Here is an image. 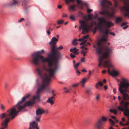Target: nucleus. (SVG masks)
<instances>
[{"label": "nucleus", "mask_w": 129, "mask_h": 129, "mask_svg": "<svg viewBox=\"0 0 129 129\" xmlns=\"http://www.w3.org/2000/svg\"><path fill=\"white\" fill-rule=\"evenodd\" d=\"M36 71L38 74L42 78V81L41 83L39 85L36 95L34 96L31 100L26 102L23 105L21 106V104L23 102L30 96L29 94L25 95L22 98L21 101H19L16 105L11 108V110L10 113L11 114L13 115V118H15L17 115L18 113L22 109H24L26 106H30L36 103V99H38V101H39V94L45 88H46L49 90V88L47 87V86L49 85L51 79L48 77L46 73L43 72L42 69L37 67Z\"/></svg>", "instance_id": "obj_1"}, {"label": "nucleus", "mask_w": 129, "mask_h": 129, "mask_svg": "<svg viewBox=\"0 0 129 129\" xmlns=\"http://www.w3.org/2000/svg\"><path fill=\"white\" fill-rule=\"evenodd\" d=\"M63 49L62 46H60L59 47H57L55 45L52 46L51 47V51L52 53L48 54L47 57L45 58L43 56H41V58L43 60V62L47 61L48 63V67H51L54 63L53 68L50 67L48 69L45 68V69L47 71L48 75V77L50 78L54 76L58 69V59L61 56L60 53L58 50H61Z\"/></svg>", "instance_id": "obj_2"}, {"label": "nucleus", "mask_w": 129, "mask_h": 129, "mask_svg": "<svg viewBox=\"0 0 129 129\" xmlns=\"http://www.w3.org/2000/svg\"><path fill=\"white\" fill-rule=\"evenodd\" d=\"M97 45L98 47L96 48V52L98 55H100L98 58L99 63L98 66L101 67L102 64L104 67H111V65L110 60H108L104 61V59L110 56L111 49L107 46L102 45L100 42L97 43Z\"/></svg>", "instance_id": "obj_3"}, {"label": "nucleus", "mask_w": 129, "mask_h": 129, "mask_svg": "<svg viewBox=\"0 0 129 129\" xmlns=\"http://www.w3.org/2000/svg\"><path fill=\"white\" fill-rule=\"evenodd\" d=\"M97 20L99 22L97 25L100 31L103 34L104 37H108L109 30L107 28L113 26V24L111 22L106 21L102 17L98 18Z\"/></svg>", "instance_id": "obj_4"}, {"label": "nucleus", "mask_w": 129, "mask_h": 129, "mask_svg": "<svg viewBox=\"0 0 129 129\" xmlns=\"http://www.w3.org/2000/svg\"><path fill=\"white\" fill-rule=\"evenodd\" d=\"M121 79L122 81H120L121 84H118V90L122 95L123 100L128 101L129 95L127 92H129V80L127 78H122Z\"/></svg>", "instance_id": "obj_5"}, {"label": "nucleus", "mask_w": 129, "mask_h": 129, "mask_svg": "<svg viewBox=\"0 0 129 129\" xmlns=\"http://www.w3.org/2000/svg\"><path fill=\"white\" fill-rule=\"evenodd\" d=\"M11 110V108L8 110L7 113H4L0 114V129H5L8 126V124L10 120L13 118V115L10 113Z\"/></svg>", "instance_id": "obj_6"}, {"label": "nucleus", "mask_w": 129, "mask_h": 129, "mask_svg": "<svg viewBox=\"0 0 129 129\" xmlns=\"http://www.w3.org/2000/svg\"><path fill=\"white\" fill-rule=\"evenodd\" d=\"M44 53V50H42L41 51H39L37 52H35L32 54L31 56L32 63L35 65L38 66L40 64V59L43 63H44L45 62H47V63L48 68H47L46 67L45 68L47 69H48L50 68L51 67H48V63L47 61L43 62V59H42L41 58V56H43L40 55V54L41 53ZM52 66H53L51 67L53 68V67H52ZM45 67H44V69L47 72V71L45 69Z\"/></svg>", "instance_id": "obj_7"}, {"label": "nucleus", "mask_w": 129, "mask_h": 129, "mask_svg": "<svg viewBox=\"0 0 129 129\" xmlns=\"http://www.w3.org/2000/svg\"><path fill=\"white\" fill-rule=\"evenodd\" d=\"M120 104V105L118 107V110L122 112L123 111V114L125 116L128 117L129 120V109L128 108L129 102L127 101L124 102L123 100H121Z\"/></svg>", "instance_id": "obj_8"}, {"label": "nucleus", "mask_w": 129, "mask_h": 129, "mask_svg": "<svg viewBox=\"0 0 129 129\" xmlns=\"http://www.w3.org/2000/svg\"><path fill=\"white\" fill-rule=\"evenodd\" d=\"M79 23H80V26L79 27V29L80 30L82 29V30L81 34H85L87 33L90 29L92 28L93 24L96 25V24L95 21L94 23L92 22L90 25H88L87 22L83 21H80Z\"/></svg>", "instance_id": "obj_9"}, {"label": "nucleus", "mask_w": 129, "mask_h": 129, "mask_svg": "<svg viewBox=\"0 0 129 129\" xmlns=\"http://www.w3.org/2000/svg\"><path fill=\"white\" fill-rule=\"evenodd\" d=\"M66 5H69L71 3H75L77 4L78 6L81 9H83V6H87V4L84 2L82 0H63Z\"/></svg>", "instance_id": "obj_10"}, {"label": "nucleus", "mask_w": 129, "mask_h": 129, "mask_svg": "<svg viewBox=\"0 0 129 129\" xmlns=\"http://www.w3.org/2000/svg\"><path fill=\"white\" fill-rule=\"evenodd\" d=\"M21 3V1L18 0H13L9 3L5 4V5L7 7H13L18 5Z\"/></svg>", "instance_id": "obj_11"}, {"label": "nucleus", "mask_w": 129, "mask_h": 129, "mask_svg": "<svg viewBox=\"0 0 129 129\" xmlns=\"http://www.w3.org/2000/svg\"><path fill=\"white\" fill-rule=\"evenodd\" d=\"M103 122L101 119H99L94 123L93 126L96 129H101L103 128L102 125Z\"/></svg>", "instance_id": "obj_12"}, {"label": "nucleus", "mask_w": 129, "mask_h": 129, "mask_svg": "<svg viewBox=\"0 0 129 129\" xmlns=\"http://www.w3.org/2000/svg\"><path fill=\"white\" fill-rule=\"evenodd\" d=\"M89 36L88 35L84 36L82 38H80L78 39H77V41H82L80 44L81 45H82L85 44L87 42V40H84L88 38Z\"/></svg>", "instance_id": "obj_13"}, {"label": "nucleus", "mask_w": 129, "mask_h": 129, "mask_svg": "<svg viewBox=\"0 0 129 129\" xmlns=\"http://www.w3.org/2000/svg\"><path fill=\"white\" fill-rule=\"evenodd\" d=\"M36 113L37 116H41V115L44 113V110L43 108L39 107L36 110Z\"/></svg>", "instance_id": "obj_14"}, {"label": "nucleus", "mask_w": 129, "mask_h": 129, "mask_svg": "<svg viewBox=\"0 0 129 129\" xmlns=\"http://www.w3.org/2000/svg\"><path fill=\"white\" fill-rule=\"evenodd\" d=\"M38 123H36L35 121H33L30 123V126L28 129H39L38 126Z\"/></svg>", "instance_id": "obj_15"}, {"label": "nucleus", "mask_w": 129, "mask_h": 129, "mask_svg": "<svg viewBox=\"0 0 129 129\" xmlns=\"http://www.w3.org/2000/svg\"><path fill=\"white\" fill-rule=\"evenodd\" d=\"M72 3H71L69 5H69L68 7V9L69 11H74L76 10L77 9H76V7L77 6H78L77 4H74L70 5V4Z\"/></svg>", "instance_id": "obj_16"}, {"label": "nucleus", "mask_w": 129, "mask_h": 129, "mask_svg": "<svg viewBox=\"0 0 129 129\" xmlns=\"http://www.w3.org/2000/svg\"><path fill=\"white\" fill-rule=\"evenodd\" d=\"M58 40L56 38L53 37L51 39V40L49 43L50 45H52L53 46L55 45Z\"/></svg>", "instance_id": "obj_17"}, {"label": "nucleus", "mask_w": 129, "mask_h": 129, "mask_svg": "<svg viewBox=\"0 0 129 129\" xmlns=\"http://www.w3.org/2000/svg\"><path fill=\"white\" fill-rule=\"evenodd\" d=\"M54 98V96L49 97L48 100L47 101V102L50 103V104L51 105H53L54 104V102L52 100V99Z\"/></svg>", "instance_id": "obj_18"}, {"label": "nucleus", "mask_w": 129, "mask_h": 129, "mask_svg": "<svg viewBox=\"0 0 129 129\" xmlns=\"http://www.w3.org/2000/svg\"><path fill=\"white\" fill-rule=\"evenodd\" d=\"M108 72L110 74H111L113 76H117L118 74V72L117 71L114 70H113L112 71V72H110V69H108Z\"/></svg>", "instance_id": "obj_19"}, {"label": "nucleus", "mask_w": 129, "mask_h": 129, "mask_svg": "<svg viewBox=\"0 0 129 129\" xmlns=\"http://www.w3.org/2000/svg\"><path fill=\"white\" fill-rule=\"evenodd\" d=\"M91 90V89L90 88H88L86 89L85 92L88 96H89L90 95Z\"/></svg>", "instance_id": "obj_20"}, {"label": "nucleus", "mask_w": 129, "mask_h": 129, "mask_svg": "<svg viewBox=\"0 0 129 129\" xmlns=\"http://www.w3.org/2000/svg\"><path fill=\"white\" fill-rule=\"evenodd\" d=\"M122 18L120 17H117L115 19V22L116 24L120 23L122 21Z\"/></svg>", "instance_id": "obj_21"}, {"label": "nucleus", "mask_w": 129, "mask_h": 129, "mask_svg": "<svg viewBox=\"0 0 129 129\" xmlns=\"http://www.w3.org/2000/svg\"><path fill=\"white\" fill-rule=\"evenodd\" d=\"M86 78H84L82 79L80 81V84L82 87H83L84 86V85L86 82Z\"/></svg>", "instance_id": "obj_22"}, {"label": "nucleus", "mask_w": 129, "mask_h": 129, "mask_svg": "<svg viewBox=\"0 0 129 129\" xmlns=\"http://www.w3.org/2000/svg\"><path fill=\"white\" fill-rule=\"evenodd\" d=\"M77 39H75L73 40V41L72 42V44L74 46H76L78 44V43L77 42Z\"/></svg>", "instance_id": "obj_23"}, {"label": "nucleus", "mask_w": 129, "mask_h": 129, "mask_svg": "<svg viewBox=\"0 0 129 129\" xmlns=\"http://www.w3.org/2000/svg\"><path fill=\"white\" fill-rule=\"evenodd\" d=\"M81 63V62H79L76 64H75V65H74V67L76 69H77L78 68V67L79 65Z\"/></svg>", "instance_id": "obj_24"}, {"label": "nucleus", "mask_w": 129, "mask_h": 129, "mask_svg": "<svg viewBox=\"0 0 129 129\" xmlns=\"http://www.w3.org/2000/svg\"><path fill=\"white\" fill-rule=\"evenodd\" d=\"M108 118H106L104 116H102L101 117V120L102 121H107Z\"/></svg>", "instance_id": "obj_25"}, {"label": "nucleus", "mask_w": 129, "mask_h": 129, "mask_svg": "<svg viewBox=\"0 0 129 129\" xmlns=\"http://www.w3.org/2000/svg\"><path fill=\"white\" fill-rule=\"evenodd\" d=\"M37 116V117H36V120L38 122H40L41 116Z\"/></svg>", "instance_id": "obj_26"}, {"label": "nucleus", "mask_w": 129, "mask_h": 129, "mask_svg": "<svg viewBox=\"0 0 129 129\" xmlns=\"http://www.w3.org/2000/svg\"><path fill=\"white\" fill-rule=\"evenodd\" d=\"M79 50H77L73 51L72 53H73L74 54L78 55L79 54V53L78 52Z\"/></svg>", "instance_id": "obj_27"}, {"label": "nucleus", "mask_w": 129, "mask_h": 129, "mask_svg": "<svg viewBox=\"0 0 129 129\" xmlns=\"http://www.w3.org/2000/svg\"><path fill=\"white\" fill-rule=\"evenodd\" d=\"M63 23V21L62 19H60L58 21L57 23L58 24H62Z\"/></svg>", "instance_id": "obj_28"}, {"label": "nucleus", "mask_w": 129, "mask_h": 129, "mask_svg": "<svg viewBox=\"0 0 129 129\" xmlns=\"http://www.w3.org/2000/svg\"><path fill=\"white\" fill-rule=\"evenodd\" d=\"M93 15L92 14H89L88 15V20H90L92 19V17Z\"/></svg>", "instance_id": "obj_29"}, {"label": "nucleus", "mask_w": 129, "mask_h": 129, "mask_svg": "<svg viewBox=\"0 0 129 129\" xmlns=\"http://www.w3.org/2000/svg\"><path fill=\"white\" fill-rule=\"evenodd\" d=\"M107 37H105L104 36V37L101 39V40L102 41L106 42L107 41L106 38Z\"/></svg>", "instance_id": "obj_30"}, {"label": "nucleus", "mask_w": 129, "mask_h": 129, "mask_svg": "<svg viewBox=\"0 0 129 129\" xmlns=\"http://www.w3.org/2000/svg\"><path fill=\"white\" fill-rule=\"evenodd\" d=\"M1 108L2 110H4L5 109V107L3 104H1Z\"/></svg>", "instance_id": "obj_31"}, {"label": "nucleus", "mask_w": 129, "mask_h": 129, "mask_svg": "<svg viewBox=\"0 0 129 129\" xmlns=\"http://www.w3.org/2000/svg\"><path fill=\"white\" fill-rule=\"evenodd\" d=\"M70 19L72 20H75V17L74 16L72 15H71L70 17Z\"/></svg>", "instance_id": "obj_32"}, {"label": "nucleus", "mask_w": 129, "mask_h": 129, "mask_svg": "<svg viewBox=\"0 0 129 129\" xmlns=\"http://www.w3.org/2000/svg\"><path fill=\"white\" fill-rule=\"evenodd\" d=\"M94 13L95 14V15L93 17L94 19H95L98 18V14L96 13V12H94Z\"/></svg>", "instance_id": "obj_33"}, {"label": "nucleus", "mask_w": 129, "mask_h": 129, "mask_svg": "<svg viewBox=\"0 0 129 129\" xmlns=\"http://www.w3.org/2000/svg\"><path fill=\"white\" fill-rule=\"evenodd\" d=\"M127 23L125 21H124L122 23L121 25V26H124V25H126Z\"/></svg>", "instance_id": "obj_34"}, {"label": "nucleus", "mask_w": 129, "mask_h": 129, "mask_svg": "<svg viewBox=\"0 0 129 129\" xmlns=\"http://www.w3.org/2000/svg\"><path fill=\"white\" fill-rule=\"evenodd\" d=\"M109 121L111 123L112 125H114V122L110 118L109 119Z\"/></svg>", "instance_id": "obj_35"}, {"label": "nucleus", "mask_w": 129, "mask_h": 129, "mask_svg": "<svg viewBox=\"0 0 129 129\" xmlns=\"http://www.w3.org/2000/svg\"><path fill=\"white\" fill-rule=\"evenodd\" d=\"M78 50V49H76V47H75L74 48H71L70 49V51L71 52H72L74 50Z\"/></svg>", "instance_id": "obj_36"}, {"label": "nucleus", "mask_w": 129, "mask_h": 129, "mask_svg": "<svg viewBox=\"0 0 129 129\" xmlns=\"http://www.w3.org/2000/svg\"><path fill=\"white\" fill-rule=\"evenodd\" d=\"M98 84L99 86H103V84L101 82L99 81L97 83Z\"/></svg>", "instance_id": "obj_37"}, {"label": "nucleus", "mask_w": 129, "mask_h": 129, "mask_svg": "<svg viewBox=\"0 0 129 129\" xmlns=\"http://www.w3.org/2000/svg\"><path fill=\"white\" fill-rule=\"evenodd\" d=\"M98 84L99 86H103V84L101 82L99 81L97 83Z\"/></svg>", "instance_id": "obj_38"}, {"label": "nucleus", "mask_w": 129, "mask_h": 129, "mask_svg": "<svg viewBox=\"0 0 129 129\" xmlns=\"http://www.w3.org/2000/svg\"><path fill=\"white\" fill-rule=\"evenodd\" d=\"M70 55L71 57L72 58H74L75 57V55L73 54V53H71Z\"/></svg>", "instance_id": "obj_39"}, {"label": "nucleus", "mask_w": 129, "mask_h": 129, "mask_svg": "<svg viewBox=\"0 0 129 129\" xmlns=\"http://www.w3.org/2000/svg\"><path fill=\"white\" fill-rule=\"evenodd\" d=\"M24 20V19L23 18H21L19 20L18 22L19 23L21 22L22 21Z\"/></svg>", "instance_id": "obj_40"}, {"label": "nucleus", "mask_w": 129, "mask_h": 129, "mask_svg": "<svg viewBox=\"0 0 129 129\" xmlns=\"http://www.w3.org/2000/svg\"><path fill=\"white\" fill-rule=\"evenodd\" d=\"M47 34L48 35H49L50 34V30L48 28V27H47Z\"/></svg>", "instance_id": "obj_41"}, {"label": "nucleus", "mask_w": 129, "mask_h": 129, "mask_svg": "<svg viewBox=\"0 0 129 129\" xmlns=\"http://www.w3.org/2000/svg\"><path fill=\"white\" fill-rule=\"evenodd\" d=\"M93 11V10L92 9H88L87 10V12L88 13H89Z\"/></svg>", "instance_id": "obj_42"}, {"label": "nucleus", "mask_w": 129, "mask_h": 129, "mask_svg": "<svg viewBox=\"0 0 129 129\" xmlns=\"http://www.w3.org/2000/svg\"><path fill=\"white\" fill-rule=\"evenodd\" d=\"M78 85V83L74 84L72 85V87H77Z\"/></svg>", "instance_id": "obj_43"}, {"label": "nucleus", "mask_w": 129, "mask_h": 129, "mask_svg": "<svg viewBox=\"0 0 129 129\" xmlns=\"http://www.w3.org/2000/svg\"><path fill=\"white\" fill-rule=\"evenodd\" d=\"M100 98V95H98L96 96V99L97 100H98Z\"/></svg>", "instance_id": "obj_44"}, {"label": "nucleus", "mask_w": 129, "mask_h": 129, "mask_svg": "<svg viewBox=\"0 0 129 129\" xmlns=\"http://www.w3.org/2000/svg\"><path fill=\"white\" fill-rule=\"evenodd\" d=\"M84 59H85L84 58H82L81 59V61H80V62H84L85 61Z\"/></svg>", "instance_id": "obj_45"}, {"label": "nucleus", "mask_w": 129, "mask_h": 129, "mask_svg": "<svg viewBox=\"0 0 129 129\" xmlns=\"http://www.w3.org/2000/svg\"><path fill=\"white\" fill-rule=\"evenodd\" d=\"M119 123L120 124H121L122 126H125V124L123 123L121 121Z\"/></svg>", "instance_id": "obj_46"}, {"label": "nucleus", "mask_w": 129, "mask_h": 129, "mask_svg": "<svg viewBox=\"0 0 129 129\" xmlns=\"http://www.w3.org/2000/svg\"><path fill=\"white\" fill-rule=\"evenodd\" d=\"M81 53L83 54V55L84 56H85L86 55L85 53H84V50H82V51L81 52Z\"/></svg>", "instance_id": "obj_47"}, {"label": "nucleus", "mask_w": 129, "mask_h": 129, "mask_svg": "<svg viewBox=\"0 0 129 129\" xmlns=\"http://www.w3.org/2000/svg\"><path fill=\"white\" fill-rule=\"evenodd\" d=\"M113 113L114 114H117L116 110L115 109H114Z\"/></svg>", "instance_id": "obj_48"}, {"label": "nucleus", "mask_w": 129, "mask_h": 129, "mask_svg": "<svg viewBox=\"0 0 129 129\" xmlns=\"http://www.w3.org/2000/svg\"><path fill=\"white\" fill-rule=\"evenodd\" d=\"M47 27H48V28L50 30V31H52L53 30V29L52 28H51L50 26Z\"/></svg>", "instance_id": "obj_49"}, {"label": "nucleus", "mask_w": 129, "mask_h": 129, "mask_svg": "<svg viewBox=\"0 0 129 129\" xmlns=\"http://www.w3.org/2000/svg\"><path fill=\"white\" fill-rule=\"evenodd\" d=\"M128 25H127L123 27V29H126L127 28H128Z\"/></svg>", "instance_id": "obj_50"}, {"label": "nucleus", "mask_w": 129, "mask_h": 129, "mask_svg": "<svg viewBox=\"0 0 129 129\" xmlns=\"http://www.w3.org/2000/svg\"><path fill=\"white\" fill-rule=\"evenodd\" d=\"M68 16L67 15L65 14H63L62 15V17H67Z\"/></svg>", "instance_id": "obj_51"}, {"label": "nucleus", "mask_w": 129, "mask_h": 129, "mask_svg": "<svg viewBox=\"0 0 129 129\" xmlns=\"http://www.w3.org/2000/svg\"><path fill=\"white\" fill-rule=\"evenodd\" d=\"M98 86L99 85L97 83L96 84L95 87L96 88L98 89L99 88Z\"/></svg>", "instance_id": "obj_52"}, {"label": "nucleus", "mask_w": 129, "mask_h": 129, "mask_svg": "<svg viewBox=\"0 0 129 129\" xmlns=\"http://www.w3.org/2000/svg\"><path fill=\"white\" fill-rule=\"evenodd\" d=\"M8 83H6L5 84V88H7L8 86Z\"/></svg>", "instance_id": "obj_53"}, {"label": "nucleus", "mask_w": 129, "mask_h": 129, "mask_svg": "<svg viewBox=\"0 0 129 129\" xmlns=\"http://www.w3.org/2000/svg\"><path fill=\"white\" fill-rule=\"evenodd\" d=\"M57 7L58 9H61L62 7V6L61 5H59Z\"/></svg>", "instance_id": "obj_54"}, {"label": "nucleus", "mask_w": 129, "mask_h": 129, "mask_svg": "<svg viewBox=\"0 0 129 129\" xmlns=\"http://www.w3.org/2000/svg\"><path fill=\"white\" fill-rule=\"evenodd\" d=\"M76 72L78 73V74H80V72L77 69Z\"/></svg>", "instance_id": "obj_55"}, {"label": "nucleus", "mask_w": 129, "mask_h": 129, "mask_svg": "<svg viewBox=\"0 0 129 129\" xmlns=\"http://www.w3.org/2000/svg\"><path fill=\"white\" fill-rule=\"evenodd\" d=\"M111 118H112V119H115V120L116 119V118L114 116H111Z\"/></svg>", "instance_id": "obj_56"}, {"label": "nucleus", "mask_w": 129, "mask_h": 129, "mask_svg": "<svg viewBox=\"0 0 129 129\" xmlns=\"http://www.w3.org/2000/svg\"><path fill=\"white\" fill-rule=\"evenodd\" d=\"M110 34L113 35V36H115V33H114L110 32Z\"/></svg>", "instance_id": "obj_57"}, {"label": "nucleus", "mask_w": 129, "mask_h": 129, "mask_svg": "<svg viewBox=\"0 0 129 129\" xmlns=\"http://www.w3.org/2000/svg\"><path fill=\"white\" fill-rule=\"evenodd\" d=\"M121 99V97L120 96H118V99L119 100H120Z\"/></svg>", "instance_id": "obj_58"}, {"label": "nucleus", "mask_w": 129, "mask_h": 129, "mask_svg": "<svg viewBox=\"0 0 129 129\" xmlns=\"http://www.w3.org/2000/svg\"><path fill=\"white\" fill-rule=\"evenodd\" d=\"M121 120L123 122H124L125 121V118L124 117H122L121 118Z\"/></svg>", "instance_id": "obj_59"}, {"label": "nucleus", "mask_w": 129, "mask_h": 129, "mask_svg": "<svg viewBox=\"0 0 129 129\" xmlns=\"http://www.w3.org/2000/svg\"><path fill=\"white\" fill-rule=\"evenodd\" d=\"M104 88L105 90H106L107 89V87L106 86H104Z\"/></svg>", "instance_id": "obj_60"}, {"label": "nucleus", "mask_w": 129, "mask_h": 129, "mask_svg": "<svg viewBox=\"0 0 129 129\" xmlns=\"http://www.w3.org/2000/svg\"><path fill=\"white\" fill-rule=\"evenodd\" d=\"M129 125V122H127L126 123V124H125V125H127V126Z\"/></svg>", "instance_id": "obj_61"}, {"label": "nucleus", "mask_w": 129, "mask_h": 129, "mask_svg": "<svg viewBox=\"0 0 129 129\" xmlns=\"http://www.w3.org/2000/svg\"><path fill=\"white\" fill-rule=\"evenodd\" d=\"M113 111H114V109L113 110V109H110L109 110V111L110 112H112V113H113Z\"/></svg>", "instance_id": "obj_62"}, {"label": "nucleus", "mask_w": 129, "mask_h": 129, "mask_svg": "<svg viewBox=\"0 0 129 129\" xmlns=\"http://www.w3.org/2000/svg\"><path fill=\"white\" fill-rule=\"evenodd\" d=\"M116 91L115 89V88L113 89V91L114 93H116Z\"/></svg>", "instance_id": "obj_63"}, {"label": "nucleus", "mask_w": 129, "mask_h": 129, "mask_svg": "<svg viewBox=\"0 0 129 129\" xmlns=\"http://www.w3.org/2000/svg\"><path fill=\"white\" fill-rule=\"evenodd\" d=\"M106 72V71L105 70H103L102 71V73L103 74L105 73Z\"/></svg>", "instance_id": "obj_64"}]
</instances>
